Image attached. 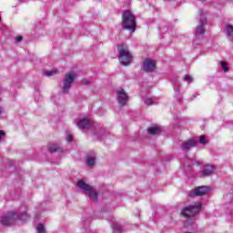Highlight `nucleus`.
<instances>
[{"instance_id":"obj_14","label":"nucleus","mask_w":233,"mask_h":233,"mask_svg":"<svg viewBox=\"0 0 233 233\" xmlns=\"http://www.w3.org/2000/svg\"><path fill=\"white\" fill-rule=\"evenodd\" d=\"M211 174H214V166L208 164L205 166L202 175L203 176H211Z\"/></svg>"},{"instance_id":"obj_10","label":"nucleus","mask_w":233,"mask_h":233,"mask_svg":"<svg viewBox=\"0 0 233 233\" xmlns=\"http://www.w3.org/2000/svg\"><path fill=\"white\" fill-rule=\"evenodd\" d=\"M197 145L198 142L195 139H188L181 145V148L185 152H188L190 148H194Z\"/></svg>"},{"instance_id":"obj_28","label":"nucleus","mask_w":233,"mask_h":233,"mask_svg":"<svg viewBox=\"0 0 233 233\" xmlns=\"http://www.w3.org/2000/svg\"><path fill=\"white\" fill-rule=\"evenodd\" d=\"M2 112H3V110H2L1 107H0V114H2Z\"/></svg>"},{"instance_id":"obj_27","label":"nucleus","mask_w":233,"mask_h":233,"mask_svg":"<svg viewBox=\"0 0 233 233\" xmlns=\"http://www.w3.org/2000/svg\"><path fill=\"white\" fill-rule=\"evenodd\" d=\"M3 136H5V131L1 130L0 131V139H3Z\"/></svg>"},{"instance_id":"obj_4","label":"nucleus","mask_w":233,"mask_h":233,"mask_svg":"<svg viewBox=\"0 0 233 233\" xmlns=\"http://www.w3.org/2000/svg\"><path fill=\"white\" fill-rule=\"evenodd\" d=\"M201 202H196L194 204H191L182 208L181 215L184 218H187L188 219H190V218H194L195 216L199 214V212H201Z\"/></svg>"},{"instance_id":"obj_21","label":"nucleus","mask_w":233,"mask_h":233,"mask_svg":"<svg viewBox=\"0 0 233 233\" xmlns=\"http://www.w3.org/2000/svg\"><path fill=\"white\" fill-rule=\"evenodd\" d=\"M221 66L224 72H228V64L227 62H221Z\"/></svg>"},{"instance_id":"obj_26","label":"nucleus","mask_w":233,"mask_h":233,"mask_svg":"<svg viewBox=\"0 0 233 233\" xmlns=\"http://www.w3.org/2000/svg\"><path fill=\"white\" fill-rule=\"evenodd\" d=\"M73 139H74V137H72V135H68V136H67V140H68L69 142H72Z\"/></svg>"},{"instance_id":"obj_25","label":"nucleus","mask_w":233,"mask_h":233,"mask_svg":"<svg viewBox=\"0 0 233 233\" xmlns=\"http://www.w3.org/2000/svg\"><path fill=\"white\" fill-rule=\"evenodd\" d=\"M16 42L17 43H21V41H23V36L22 35H18V36H16Z\"/></svg>"},{"instance_id":"obj_12","label":"nucleus","mask_w":233,"mask_h":233,"mask_svg":"<svg viewBox=\"0 0 233 233\" xmlns=\"http://www.w3.org/2000/svg\"><path fill=\"white\" fill-rule=\"evenodd\" d=\"M205 25H207V18L202 17L201 25L197 26L196 35H203L205 34Z\"/></svg>"},{"instance_id":"obj_2","label":"nucleus","mask_w":233,"mask_h":233,"mask_svg":"<svg viewBox=\"0 0 233 233\" xmlns=\"http://www.w3.org/2000/svg\"><path fill=\"white\" fill-rule=\"evenodd\" d=\"M137 24L136 23V16L130 10L124 11L122 14V28L129 32H136Z\"/></svg>"},{"instance_id":"obj_15","label":"nucleus","mask_w":233,"mask_h":233,"mask_svg":"<svg viewBox=\"0 0 233 233\" xmlns=\"http://www.w3.org/2000/svg\"><path fill=\"white\" fill-rule=\"evenodd\" d=\"M49 152L54 153V152H63V147L54 144L48 147Z\"/></svg>"},{"instance_id":"obj_24","label":"nucleus","mask_w":233,"mask_h":233,"mask_svg":"<svg viewBox=\"0 0 233 233\" xmlns=\"http://www.w3.org/2000/svg\"><path fill=\"white\" fill-rule=\"evenodd\" d=\"M82 85H90V80H88V79H83V80H82Z\"/></svg>"},{"instance_id":"obj_22","label":"nucleus","mask_w":233,"mask_h":233,"mask_svg":"<svg viewBox=\"0 0 233 233\" xmlns=\"http://www.w3.org/2000/svg\"><path fill=\"white\" fill-rule=\"evenodd\" d=\"M199 143L201 145H207V138L205 137V136L202 135L199 137Z\"/></svg>"},{"instance_id":"obj_5","label":"nucleus","mask_w":233,"mask_h":233,"mask_svg":"<svg viewBox=\"0 0 233 233\" xmlns=\"http://www.w3.org/2000/svg\"><path fill=\"white\" fill-rule=\"evenodd\" d=\"M76 185L82 190H86V192H88L90 199H92V201H94L95 203H97V196H98V194H97V191L94 190V187H92V186L85 183L84 180H79L76 183Z\"/></svg>"},{"instance_id":"obj_11","label":"nucleus","mask_w":233,"mask_h":233,"mask_svg":"<svg viewBox=\"0 0 233 233\" xmlns=\"http://www.w3.org/2000/svg\"><path fill=\"white\" fill-rule=\"evenodd\" d=\"M77 127L78 128H80V130H85L90 128V127H92V124L90 120H88V118L85 117L78 122Z\"/></svg>"},{"instance_id":"obj_17","label":"nucleus","mask_w":233,"mask_h":233,"mask_svg":"<svg viewBox=\"0 0 233 233\" xmlns=\"http://www.w3.org/2000/svg\"><path fill=\"white\" fill-rule=\"evenodd\" d=\"M113 232L114 233H121V226L115 224L113 226Z\"/></svg>"},{"instance_id":"obj_7","label":"nucleus","mask_w":233,"mask_h":233,"mask_svg":"<svg viewBox=\"0 0 233 233\" xmlns=\"http://www.w3.org/2000/svg\"><path fill=\"white\" fill-rule=\"evenodd\" d=\"M116 99L118 101V105L121 106H127V103H128V94L125 89H119L116 91Z\"/></svg>"},{"instance_id":"obj_9","label":"nucleus","mask_w":233,"mask_h":233,"mask_svg":"<svg viewBox=\"0 0 233 233\" xmlns=\"http://www.w3.org/2000/svg\"><path fill=\"white\" fill-rule=\"evenodd\" d=\"M144 72H154L156 70V61L151 58H147L142 65Z\"/></svg>"},{"instance_id":"obj_6","label":"nucleus","mask_w":233,"mask_h":233,"mask_svg":"<svg viewBox=\"0 0 233 233\" xmlns=\"http://www.w3.org/2000/svg\"><path fill=\"white\" fill-rule=\"evenodd\" d=\"M76 77H77V74L74 71L66 74L63 85L64 94H68V92H70L72 83L76 81Z\"/></svg>"},{"instance_id":"obj_18","label":"nucleus","mask_w":233,"mask_h":233,"mask_svg":"<svg viewBox=\"0 0 233 233\" xmlns=\"http://www.w3.org/2000/svg\"><path fill=\"white\" fill-rule=\"evenodd\" d=\"M56 75H57V70L56 69L46 72V76H47V77H50L51 76H56Z\"/></svg>"},{"instance_id":"obj_16","label":"nucleus","mask_w":233,"mask_h":233,"mask_svg":"<svg viewBox=\"0 0 233 233\" xmlns=\"http://www.w3.org/2000/svg\"><path fill=\"white\" fill-rule=\"evenodd\" d=\"M86 163L88 167H94V165H96V157H88Z\"/></svg>"},{"instance_id":"obj_13","label":"nucleus","mask_w":233,"mask_h":233,"mask_svg":"<svg viewBox=\"0 0 233 233\" xmlns=\"http://www.w3.org/2000/svg\"><path fill=\"white\" fill-rule=\"evenodd\" d=\"M147 134H150V136H156L157 134H161V127L159 126H155L148 127L147 129Z\"/></svg>"},{"instance_id":"obj_20","label":"nucleus","mask_w":233,"mask_h":233,"mask_svg":"<svg viewBox=\"0 0 233 233\" xmlns=\"http://www.w3.org/2000/svg\"><path fill=\"white\" fill-rule=\"evenodd\" d=\"M36 230L38 233L45 232V226H43V224H38L36 227Z\"/></svg>"},{"instance_id":"obj_8","label":"nucleus","mask_w":233,"mask_h":233,"mask_svg":"<svg viewBox=\"0 0 233 233\" xmlns=\"http://www.w3.org/2000/svg\"><path fill=\"white\" fill-rule=\"evenodd\" d=\"M209 190L210 188H208V187L201 186L196 187L194 190H191L188 194V197L195 198V196H205V194H208Z\"/></svg>"},{"instance_id":"obj_23","label":"nucleus","mask_w":233,"mask_h":233,"mask_svg":"<svg viewBox=\"0 0 233 233\" xmlns=\"http://www.w3.org/2000/svg\"><path fill=\"white\" fill-rule=\"evenodd\" d=\"M153 103H154V99L152 98H147L145 100V105H147V106H150Z\"/></svg>"},{"instance_id":"obj_3","label":"nucleus","mask_w":233,"mask_h":233,"mask_svg":"<svg viewBox=\"0 0 233 233\" xmlns=\"http://www.w3.org/2000/svg\"><path fill=\"white\" fill-rule=\"evenodd\" d=\"M118 50V59L124 66H128L132 63V53L128 51V46L124 44L117 46Z\"/></svg>"},{"instance_id":"obj_19","label":"nucleus","mask_w":233,"mask_h":233,"mask_svg":"<svg viewBox=\"0 0 233 233\" xmlns=\"http://www.w3.org/2000/svg\"><path fill=\"white\" fill-rule=\"evenodd\" d=\"M184 81H186V83H192V81H194V78L190 75H186L184 76Z\"/></svg>"},{"instance_id":"obj_1","label":"nucleus","mask_w":233,"mask_h":233,"mask_svg":"<svg viewBox=\"0 0 233 233\" xmlns=\"http://www.w3.org/2000/svg\"><path fill=\"white\" fill-rule=\"evenodd\" d=\"M17 219H20V221H24V223H26L30 219V216L24 212L19 217L18 215H16L15 212L11 211L2 218L1 225H4L5 227H10L14 225L15 221H17Z\"/></svg>"}]
</instances>
